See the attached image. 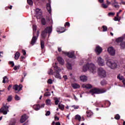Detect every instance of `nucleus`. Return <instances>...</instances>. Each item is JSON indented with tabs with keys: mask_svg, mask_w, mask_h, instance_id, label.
Wrapping results in <instances>:
<instances>
[{
	"mask_svg": "<svg viewBox=\"0 0 125 125\" xmlns=\"http://www.w3.org/2000/svg\"><path fill=\"white\" fill-rule=\"evenodd\" d=\"M118 3V2L116 1V0H111V4L112 5H114V4Z\"/></svg>",
	"mask_w": 125,
	"mask_h": 125,
	"instance_id": "e433bc0d",
	"label": "nucleus"
},
{
	"mask_svg": "<svg viewBox=\"0 0 125 125\" xmlns=\"http://www.w3.org/2000/svg\"><path fill=\"white\" fill-rule=\"evenodd\" d=\"M20 68V66H15L14 67V70L15 71H16V70H18Z\"/></svg>",
	"mask_w": 125,
	"mask_h": 125,
	"instance_id": "c03bdc74",
	"label": "nucleus"
},
{
	"mask_svg": "<svg viewBox=\"0 0 125 125\" xmlns=\"http://www.w3.org/2000/svg\"><path fill=\"white\" fill-rule=\"evenodd\" d=\"M57 60H58L59 62L60 63V64H61L62 65L63 64L64 62V60H63V59L62 57H59L57 58Z\"/></svg>",
	"mask_w": 125,
	"mask_h": 125,
	"instance_id": "6ab92c4d",
	"label": "nucleus"
},
{
	"mask_svg": "<svg viewBox=\"0 0 125 125\" xmlns=\"http://www.w3.org/2000/svg\"><path fill=\"white\" fill-rule=\"evenodd\" d=\"M55 125H61V124L59 122L55 123Z\"/></svg>",
	"mask_w": 125,
	"mask_h": 125,
	"instance_id": "bf43d9fd",
	"label": "nucleus"
},
{
	"mask_svg": "<svg viewBox=\"0 0 125 125\" xmlns=\"http://www.w3.org/2000/svg\"><path fill=\"white\" fill-rule=\"evenodd\" d=\"M105 91H106L104 89L94 88L90 90V93H91L92 95H94V94H100V93H104V92H105Z\"/></svg>",
	"mask_w": 125,
	"mask_h": 125,
	"instance_id": "0eeeda50",
	"label": "nucleus"
},
{
	"mask_svg": "<svg viewBox=\"0 0 125 125\" xmlns=\"http://www.w3.org/2000/svg\"><path fill=\"white\" fill-rule=\"evenodd\" d=\"M123 83L125 85V79L124 80H123Z\"/></svg>",
	"mask_w": 125,
	"mask_h": 125,
	"instance_id": "774afa93",
	"label": "nucleus"
},
{
	"mask_svg": "<svg viewBox=\"0 0 125 125\" xmlns=\"http://www.w3.org/2000/svg\"><path fill=\"white\" fill-rule=\"evenodd\" d=\"M104 0H99V2H100L101 3H102L104 2Z\"/></svg>",
	"mask_w": 125,
	"mask_h": 125,
	"instance_id": "e2e57ef3",
	"label": "nucleus"
},
{
	"mask_svg": "<svg viewBox=\"0 0 125 125\" xmlns=\"http://www.w3.org/2000/svg\"><path fill=\"white\" fill-rule=\"evenodd\" d=\"M19 57H20V53L17 52L15 55V59H16V60H18V59H19Z\"/></svg>",
	"mask_w": 125,
	"mask_h": 125,
	"instance_id": "b1692460",
	"label": "nucleus"
},
{
	"mask_svg": "<svg viewBox=\"0 0 125 125\" xmlns=\"http://www.w3.org/2000/svg\"><path fill=\"white\" fill-rule=\"evenodd\" d=\"M54 69L55 71L53 72V75H54L55 78H56L57 79H60V80H61V76L59 73L61 71V69L57 65H55Z\"/></svg>",
	"mask_w": 125,
	"mask_h": 125,
	"instance_id": "39448f33",
	"label": "nucleus"
},
{
	"mask_svg": "<svg viewBox=\"0 0 125 125\" xmlns=\"http://www.w3.org/2000/svg\"><path fill=\"white\" fill-rule=\"evenodd\" d=\"M115 15V13L110 12L108 14V16L109 17L114 16Z\"/></svg>",
	"mask_w": 125,
	"mask_h": 125,
	"instance_id": "58836bf2",
	"label": "nucleus"
},
{
	"mask_svg": "<svg viewBox=\"0 0 125 125\" xmlns=\"http://www.w3.org/2000/svg\"><path fill=\"white\" fill-rule=\"evenodd\" d=\"M48 73V74H50V75H53V70L50 69Z\"/></svg>",
	"mask_w": 125,
	"mask_h": 125,
	"instance_id": "79ce46f5",
	"label": "nucleus"
},
{
	"mask_svg": "<svg viewBox=\"0 0 125 125\" xmlns=\"http://www.w3.org/2000/svg\"><path fill=\"white\" fill-rule=\"evenodd\" d=\"M123 40H124V38L123 37H120V38H118L117 40H116V42L119 43V42H123Z\"/></svg>",
	"mask_w": 125,
	"mask_h": 125,
	"instance_id": "bb28decb",
	"label": "nucleus"
},
{
	"mask_svg": "<svg viewBox=\"0 0 125 125\" xmlns=\"http://www.w3.org/2000/svg\"><path fill=\"white\" fill-rule=\"evenodd\" d=\"M60 118L58 117L57 116H55V121H59Z\"/></svg>",
	"mask_w": 125,
	"mask_h": 125,
	"instance_id": "3c124183",
	"label": "nucleus"
},
{
	"mask_svg": "<svg viewBox=\"0 0 125 125\" xmlns=\"http://www.w3.org/2000/svg\"><path fill=\"white\" fill-rule=\"evenodd\" d=\"M121 4H123V5H125V1L124 2V1H122L121 2V3H120Z\"/></svg>",
	"mask_w": 125,
	"mask_h": 125,
	"instance_id": "338daca9",
	"label": "nucleus"
},
{
	"mask_svg": "<svg viewBox=\"0 0 125 125\" xmlns=\"http://www.w3.org/2000/svg\"><path fill=\"white\" fill-rule=\"evenodd\" d=\"M66 67H67L68 69H72V65L69 62H67L66 63Z\"/></svg>",
	"mask_w": 125,
	"mask_h": 125,
	"instance_id": "c756f323",
	"label": "nucleus"
},
{
	"mask_svg": "<svg viewBox=\"0 0 125 125\" xmlns=\"http://www.w3.org/2000/svg\"><path fill=\"white\" fill-rule=\"evenodd\" d=\"M44 107V104H42L40 106V108H43Z\"/></svg>",
	"mask_w": 125,
	"mask_h": 125,
	"instance_id": "0e129e2a",
	"label": "nucleus"
},
{
	"mask_svg": "<svg viewBox=\"0 0 125 125\" xmlns=\"http://www.w3.org/2000/svg\"><path fill=\"white\" fill-rule=\"evenodd\" d=\"M58 107H59V108L62 111H63L64 109V105H63L61 104H59Z\"/></svg>",
	"mask_w": 125,
	"mask_h": 125,
	"instance_id": "393cba45",
	"label": "nucleus"
},
{
	"mask_svg": "<svg viewBox=\"0 0 125 125\" xmlns=\"http://www.w3.org/2000/svg\"><path fill=\"white\" fill-rule=\"evenodd\" d=\"M35 15L37 18V19H41V23L42 25H45L46 24V21L45 19L42 17V10L37 8L35 10Z\"/></svg>",
	"mask_w": 125,
	"mask_h": 125,
	"instance_id": "f03ea898",
	"label": "nucleus"
},
{
	"mask_svg": "<svg viewBox=\"0 0 125 125\" xmlns=\"http://www.w3.org/2000/svg\"><path fill=\"white\" fill-rule=\"evenodd\" d=\"M95 51L97 55H100L102 52L103 49L100 46H97L96 47Z\"/></svg>",
	"mask_w": 125,
	"mask_h": 125,
	"instance_id": "f8f14e48",
	"label": "nucleus"
},
{
	"mask_svg": "<svg viewBox=\"0 0 125 125\" xmlns=\"http://www.w3.org/2000/svg\"><path fill=\"white\" fill-rule=\"evenodd\" d=\"M11 100H12V96H9L8 97L7 101H8V102H10V101H11Z\"/></svg>",
	"mask_w": 125,
	"mask_h": 125,
	"instance_id": "ea45409f",
	"label": "nucleus"
},
{
	"mask_svg": "<svg viewBox=\"0 0 125 125\" xmlns=\"http://www.w3.org/2000/svg\"><path fill=\"white\" fill-rule=\"evenodd\" d=\"M47 36V28H46L42 32V39H44Z\"/></svg>",
	"mask_w": 125,
	"mask_h": 125,
	"instance_id": "dca6fc26",
	"label": "nucleus"
},
{
	"mask_svg": "<svg viewBox=\"0 0 125 125\" xmlns=\"http://www.w3.org/2000/svg\"><path fill=\"white\" fill-rule=\"evenodd\" d=\"M3 83H8V78L7 77L5 76L3 78V81H2Z\"/></svg>",
	"mask_w": 125,
	"mask_h": 125,
	"instance_id": "a878e982",
	"label": "nucleus"
},
{
	"mask_svg": "<svg viewBox=\"0 0 125 125\" xmlns=\"http://www.w3.org/2000/svg\"><path fill=\"white\" fill-rule=\"evenodd\" d=\"M102 28H103V32H105V31H106L107 30V26H105V25L103 26Z\"/></svg>",
	"mask_w": 125,
	"mask_h": 125,
	"instance_id": "c9c22d12",
	"label": "nucleus"
},
{
	"mask_svg": "<svg viewBox=\"0 0 125 125\" xmlns=\"http://www.w3.org/2000/svg\"><path fill=\"white\" fill-rule=\"evenodd\" d=\"M51 101L50 99H47V105H50Z\"/></svg>",
	"mask_w": 125,
	"mask_h": 125,
	"instance_id": "8fccbe9b",
	"label": "nucleus"
},
{
	"mask_svg": "<svg viewBox=\"0 0 125 125\" xmlns=\"http://www.w3.org/2000/svg\"><path fill=\"white\" fill-rule=\"evenodd\" d=\"M11 87H12V85H9L8 87V90H10V88H11Z\"/></svg>",
	"mask_w": 125,
	"mask_h": 125,
	"instance_id": "5fc2aeb1",
	"label": "nucleus"
},
{
	"mask_svg": "<svg viewBox=\"0 0 125 125\" xmlns=\"http://www.w3.org/2000/svg\"><path fill=\"white\" fill-rule=\"evenodd\" d=\"M62 54L66 55L69 58H72V59H76V56L75 55V53L74 51L72 52H64V51H62Z\"/></svg>",
	"mask_w": 125,
	"mask_h": 125,
	"instance_id": "9d476101",
	"label": "nucleus"
},
{
	"mask_svg": "<svg viewBox=\"0 0 125 125\" xmlns=\"http://www.w3.org/2000/svg\"><path fill=\"white\" fill-rule=\"evenodd\" d=\"M121 48L122 49H124L125 48V42L121 43Z\"/></svg>",
	"mask_w": 125,
	"mask_h": 125,
	"instance_id": "2f4dec72",
	"label": "nucleus"
},
{
	"mask_svg": "<svg viewBox=\"0 0 125 125\" xmlns=\"http://www.w3.org/2000/svg\"><path fill=\"white\" fill-rule=\"evenodd\" d=\"M98 75L101 77V78H105L106 74L105 71L102 68L100 67L98 70Z\"/></svg>",
	"mask_w": 125,
	"mask_h": 125,
	"instance_id": "6e6552de",
	"label": "nucleus"
},
{
	"mask_svg": "<svg viewBox=\"0 0 125 125\" xmlns=\"http://www.w3.org/2000/svg\"><path fill=\"white\" fill-rule=\"evenodd\" d=\"M9 63H12V67H13L14 66V62H10Z\"/></svg>",
	"mask_w": 125,
	"mask_h": 125,
	"instance_id": "680f3d73",
	"label": "nucleus"
},
{
	"mask_svg": "<svg viewBox=\"0 0 125 125\" xmlns=\"http://www.w3.org/2000/svg\"><path fill=\"white\" fill-rule=\"evenodd\" d=\"M120 20L119 19L118 17H116L114 18V21H119Z\"/></svg>",
	"mask_w": 125,
	"mask_h": 125,
	"instance_id": "603ef678",
	"label": "nucleus"
},
{
	"mask_svg": "<svg viewBox=\"0 0 125 125\" xmlns=\"http://www.w3.org/2000/svg\"><path fill=\"white\" fill-rule=\"evenodd\" d=\"M70 26V23H69L68 22H66L65 23V24H64V27L67 26V27H69Z\"/></svg>",
	"mask_w": 125,
	"mask_h": 125,
	"instance_id": "a19ab883",
	"label": "nucleus"
},
{
	"mask_svg": "<svg viewBox=\"0 0 125 125\" xmlns=\"http://www.w3.org/2000/svg\"><path fill=\"white\" fill-rule=\"evenodd\" d=\"M15 124H16V119H13L10 121L9 125H15Z\"/></svg>",
	"mask_w": 125,
	"mask_h": 125,
	"instance_id": "5701e85b",
	"label": "nucleus"
},
{
	"mask_svg": "<svg viewBox=\"0 0 125 125\" xmlns=\"http://www.w3.org/2000/svg\"><path fill=\"white\" fill-rule=\"evenodd\" d=\"M71 85L74 89H77V88H79V87H80L79 84L76 83H72Z\"/></svg>",
	"mask_w": 125,
	"mask_h": 125,
	"instance_id": "412c9836",
	"label": "nucleus"
},
{
	"mask_svg": "<svg viewBox=\"0 0 125 125\" xmlns=\"http://www.w3.org/2000/svg\"><path fill=\"white\" fill-rule=\"evenodd\" d=\"M82 86L83 88H86L87 89H90V88L92 87V86L90 84H83L82 85Z\"/></svg>",
	"mask_w": 125,
	"mask_h": 125,
	"instance_id": "a211bd4d",
	"label": "nucleus"
},
{
	"mask_svg": "<svg viewBox=\"0 0 125 125\" xmlns=\"http://www.w3.org/2000/svg\"><path fill=\"white\" fill-rule=\"evenodd\" d=\"M33 109L35 110V111H39L40 110V108H41V106L39 104H35L33 106Z\"/></svg>",
	"mask_w": 125,
	"mask_h": 125,
	"instance_id": "4be33fe9",
	"label": "nucleus"
},
{
	"mask_svg": "<svg viewBox=\"0 0 125 125\" xmlns=\"http://www.w3.org/2000/svg\"><path fill=\"white\" fill-rule=\"evenodd\" d=\"M10 107V105H7V104H6L5 105H3V107H2L0 108V111H1L3 115H7V113L9 112L8 108Z\"/></svg>",
	"mask_w": 125,
	"mask_h": 125,
	"instance_id": "1a4fd4ad",
	"label": "nucleus"
},
{
	"mask_svg": "<svg viewBox=\"0 0 125 125\" xmlns=\"http://www.w3.org/2000/svg\"><path fill=\"white\" fill-rule=\"evenodd\" d=\"M27 3H28L29 5H33V1L32 0H27Z\"/></svg>",
	"mask_w": 125,
	"mask_h": 125,
	"instance_id": "4c0bfd02",
	"label": "nucleus"
},
{
	"mask_svg": "<svg viewBox=\"0 0 125 125\" xmlns=\"http://www.w3.org/2000/svg\"><path fill=\"white\" fill-rule=\"evenodd\" d=\"M102 7L104 9H106L108 7V6L106 5L105 4H102Z\"/></svg>",
	"mask_w": 125,
	"mask_h": 125,
	"instance_id": "a18cd8bd",
	"label": "nucleus"
},
{
	"mask_svg": "<svg viewBox=\"0 0 125 125\" xmlns=\"http://www.w3.org/2000/svg\"><path fill=\"white\" fill-rule=\"evenodd\" d=\"M33 35L32 37V39L31 42V44L32 45H34L36 43V42H37V40H38V38L40 36V31H38L37 32V36H36V30H37V26L36 25L33 26Z\"/></svg>",
	"mask_w": 125,
	"mask_h": 125,
	"instance_id": "20e7f679",
	"label": "nucleus"
},
{
	"mask_svg": "<svg viewBox=\"0 0 125 125\" xmlns=\"http://www.w3.org/2000/svg\"><path fill=\"white\" fill-rule=\"evenodd\" d=\"M59 103V100L58 99H55V105H57Z\"/></svg>",
	"mask_w": 125,
	"mask_h": 125,
	"instance_id": "49530a36",
	"label": "nucleus"
},
{
	"mask_svg": "<svg viewBox=\"0 0 125 125\" xmlns=\"http://www.w3.org/2000/svg\"><path fill=\"white\" fill-rule=\"evenodd\" d=\"M112 6H114L116 9H119L120 8V6L119 5L118 2L117 3L112 5Z\"/></svg>",
	"mask_w": 125,
	"mask_h": 125,
	"instance_id": "473e14b6",
	"label": "nucleus"
},
{
	"mask_svg": "<svg viewBox=\"0 0 125 125\" xmlns=\"http://www.w3.org/2000/svg\"><path fill=\"white\" fill-rule=\"evenodd\" d=\"M96 67L92 63H87L83 66V69L84 72H85L87 70H89L93 74H95L96 72Z\"/></svg>",
	"mask_w": 125,
	"mask_h": 125,
	"instance_id": "7ed1b4c3",
	"label": "nucleus"
},
{
	"mask_svg": "<svg viewBox=\"0 0 125 125\" xmlns=\"http://www.w3.org/2000/svg\"><path fill=\"white\" fill-rule=\"evenodd\" d=\"M80 80L82 82H86L87 80V77H86L85 75H83L80 77Z\"/></svg>",
	"mask_w": 125,
	"mask_h": 125,
	"instance_id": "aec40b11",
	"label": "nucleus"
},
{
	"mask_svg": "<svg viewBox=\"0 0 125 125\" xmlns=\"http://www.w3.org/2000/svg\"><path fill=\"white\" fill-rule=\"evenodd\" d=\"M86 114H87V117L88 118L90 117L92 115V113L90 111H87Z\"/></svg>",
	"mask_w": 125,
	"mask_h": 125,
	"instance_id": "f704fd0d",
	"label": "nucleus"
},
{
	"mask_svg": "<svg viewBox=\"0 0 125 125\" xmlns=\"http://www.w3.org/2000/svg\"><path fill=\"white\" fill-rule=\"evenodd\" d=\"M107 84V82L105 80H103L101 82V85H106Z\"/></svg>",
	"mask_w": 125,
	"mask_h": 125,
	"instance_id": "c85d7f7f",
	"label": "nucleus"
},
{
	"mask_svg": "<svg viewBox=\"0 0 125 125\" xmlns=\"http://www.w3.org/2000/svg\"><path fill=\"white\" fill-rule=\"evenodd\" d=\"M22 87H23L22 85H20L19 86H18V85H15L13 86V89L15 90H16V91H18V92H17V93H18V92H19L20 91V90H21V89H22Z\"/></svg>",
	"mask_w": 125,
	"mask_h": 125,
	"instance_id": "9b49d317",
	"label": "nucleus"
},
{
	"mask_svg": "<svg viewBox=\"0 0 125 125\" xmlns=\"http://www.w3.org/2000/svg\"><path fill=\"white\" fill-rule=\"evenodd\" d=\"M48 3H47V8H48V12L50 16L47 19V22L50 23L51 25L50 26L47 27V34L48 37H49L50 36V34L52 32V24H53V22L52 21V19H51V0H48Z\"/></svg>",
	"mask_w": 125,
	"mask_h": 125,
	"instance_id": "f257e3e1",
	"label": "nucleus"
},
{
	"mask_svg": "<svg viewBox=\"0 0 125 125\" xmlns=\"http://www.w3.org/2000/svg\"><path fill=\"white\" fill-rule=\"evenodd\" d=\"M75 120H78L79 122H80L81 120V116L79 115H78V114L76 115L75 116Z\"/></svg>",
	"mask_w": 125,
	"mask_h": 125,
	"instance_id": "cd10ccee",
	"label": "nucleus"
},
{
	"mask_svg": "<svg viewBox=\"0 0 125 125\" xmlns=\"http://www.w3.org/2000/svg\"><path fill=\"white\" fill-rule=\"evenodd\" d=\"M74 99L76 101H78V99L76 97V96L75 95H74Z\"/></svg>",
	"mask_w": 125,
	"mask_h": 125,
	"instance_id": "13d9d810",
	"label": "nucleus"
},
{
	"mask_svg": "<svg viewBox=\"0 0 125 125\" xmlns=\"http://www.w3.org/2000/svg\"><path fill=\"white\" fill-rule=\"evenodd\" d=\"M58 50L59 52L62 51V48L61 47H58Z\"/></svg>",
	"mask_w": 125,
	"mask_h": 125,
	"instance_id": "6e6d98bb",
	"label": "nucleus"
},
{
	"mask_svg": "<svg viewBox=\"0 0 125 125\" xmlns=\"http://www.w3.org/2000/svg\"><path fill=\"white\" fill-rule=\"evenodd\" d=\"M107 51L109 52V53L112 56H114L115 54V51L113 48V47H110L108 48Z\"/></svg>",
	"mask_w": 125,
	"mask_h": 125,
	"instance_id": "ddd939ff",
	"label": "nucleus"
},
{
	"mask_svg": "<svg viewBox=\"0 0 125 125\" xmlns=\"http://www.w3.org/2000/svg\"><path fill=\"white\" fill-rule=\"evenodd\" d=\"M97 62L98 64L100 66H103L104 64V60L102 59L101 57L98 58Z\"/></svg>",
	"mask_w": 125,
	"mask_h": 125,
	"instance_id": "4468645a",
	"label": "nucleus"
},
{
	"mask_svg": "<svg viewBox=\"0 0 125 125\" xmlns=\"http://www.w3.org/2000/svg\"><path fill=\"white\" fill-rule=\"evenodd\" d=\"M53 83L52 80L51 79H48L47 81V83H49L50 84H52Z\"/></svg>",
	"mask_w": 125,
	"mask_h": 125,
	"instance_id": "37998d69",
	"label": "nucleus"
},
{
	"mask_svg": "<svg viewBox=\"0 0 125 125\" xmlns=\"http://www.w3.org/2000/svg\"><path fill=\"white\" fill-rule=\"evenodd\" d=\"M15 100H17V101L20 100V97L17 96V95L15 96Z\"/></svg>",
	"mask_w": 125,
	"mask_h": 125,
	"instance_id": "09e8293b",
	"label": "nucleus"
},
{
	"mask_svg": "<svg viewBox=\"0 0 125 125\" xmlns=\"http://www.w3.org/2000/svg\"><path fill=\"white\" fill-rule=\"evenodd\" d=\"M120 118H121V117L118 114H116L115 116V119H116V120H119Z\"/></svg>",
	"mask_w": 125,
	"mask_h": 125,
	"instance_id": "72a5a7b5",
	"label": "nucleus"
},
{
	"mask_svg": "<svg viewBox=\"0 0 125 125\" xmlns=\"http://www.w3.org/2000/svg\"><path fill=\"white\" fill-rule=\"evenodd\" d=\"M22 54L23 55H26V51L22 50Z\"/></svg>",
	"mask_w": 125,
	"mask_h": 125,
	"instance_id": "4d7b16f0",
	"label": "nucleus"
},
{
	"mask_svg": "<svg viewBox=\"0 0 125 125\" xmlns=\"http://www.w3.org/2000/svg\"><path fill=\"white\" fill-rule=\"evenodd\" d=\"M72 107L74 108V109H78L79 108V106L78 105V106H75V105H73L72 106Z\"/></svg>",
	"mask_w": 125,
	"mask_h": 125,
	"instance_id": "de8ad7c7",
	"label": "nucleus"
},
{
	"mask_svg": "<svg viewBox=\"0 0 125 125\" xmlns=\"http://www.w3.org/2000/svg\"><path fill=\"white\" fill-rule=\"evenodd\" d=\"M49 115H50V111H47V116H49Z\"/></svg>",
	"mask_w": 125,
	"mask_h": 125,
	"instance_id": "69168bd1",
	"label": "nucleus"
},
{
	"mask_svg": "<svg viewBox=\"0 0 125 125\" xmlns=\"http://www.w3.org/2000/svg\"><path fill=\"white\" fill-rule=\"evenodd\" d=\"M106 64L111 68L115 69L117 67V61L108 60L106 62Z\"/></svg>",
	"mask_w": 125,
	"mask_h": 125,
	"instance_id": "423d86ee",
	"label": "nucleus"
},
{
	"mask_svg": "<svg viewBox=\"0 0 125 125\" xmlns=\"http://www.w3.org/2000/svg\"><path fill=\"white\" fill-rule=\"evenodd\" d=\"M28 118V116L26 115V114L22 115L21 118L20 122L21 123V124H23Z\"/></svg>",
	"mask_w": 125,
	"mask_h": 125,
	"instance_id": "2eb2a0df",
	"label": "nucleus"
},
{
	"mask_svg": "<svg viewBox=\"0 0 125 125\" xmlns=\"http://www.w3.org/2000/svg\"><path fill=\"white\" fill-rule=\"evenodd\" d=\"M66 29L64 28L60 27L57 28V31L59 34L63 33L65 31Z\"/></svg>",
	"mask_w": 125,
	"mask_h": 125,
	"instance_id": "f3484780",
	"label": "nucleus"
},
{
	"mask_svg": "<svg viewBox=\"0 0 125 125\" xmlns=\"http://www.w3.org/2000/svg\"><path fill=\"white\" fill-rule=\"evenodd\" d=\"M106 3L108 5L111 4V2H109V1H108V0H106Z\"/></svg>",
	"mask_w": 125,
	"mask_h": 125,
	"instance_id": "864d4df0",
	"label": "nucleus"
},
{
	"mask_svg": "<svg viewBox=\"0 0 125 125\" xmlns=\"http://www.w3.org/2000/svg\"><path fill=\"white\" fill-rule=\"evenodd\" d=\"M41 48L42 49H43V48L44 47V42H43V41L42 40H41Z\"/></svg>",
	"mask_w": 125,
	"mask_h": 125,
	"instance_id": "7c9ffc66",
	"label": "nucleus"
},
{
	"mask_svg": "<svg viewBox=\"0 0 125 125\" xmlns=\"http://www.w3.org/2000/svg\"><path fill=\"white\" fill-rule=\"evenodd\" d=\"M63 78L64 79V80L66 81V80H67V76L66 75H64L63 76Z\"/></svg>",
	"mask_w": 125,
	"mask_h": 125,
	"instance_id": "052dcab7",
	"label": "nucleus"
}]
</instances>
